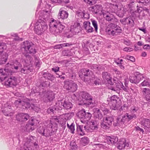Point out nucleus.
Instances as JSON below:
<instances>
[{
	"mask_svg": "<svg viewBox=\"0 0 150 150\" xmlns=\"http://www.w3.org/2000/svg\"><path fill=\"white\" fill-rule=\"evenodd\" d=\"M59 119L57 116H53L47 126L45 127H40L37 129L38 132L41 135L46 137L51 136L52 132H55L57 129V122H59Z\"/></svg>",
	"mask_w": 150,
	"mask_h": 150,
	"instance_id": "nucleus-1",
	"label": "nucleus"
},
{
	"mask_svg": "<svg viewBox=\"0 0 150 150\" xmlns=\"http://www.w3.org/2000/svg\"><path fill=\"white\" fill-rule=\"evenodd\" d=\"M72 100H79L81 102L79 105H91L93 103L91 96L86 92L83 91L80 93H74L71 96Z\"/></svg>",
	"mask_w": 150,
	"mask_h": 150,
	"instance_id": "nucleus-2",
	"label": "nucleus"
},
{
	"mask_svg": "<svg viewBox=\"0 0 150 150\" xmlns=\"http://www.w3.org/2000/svg\"><path fill=\"white\" fill-rule=\"evenodd\" d=\"M5 66L6 68L4 69V71L7 73L12 72L11 70L7 68V67L10 66L13 69H14L16 72L21 71L24 74H27L28 72L31 71L30 68L27 66L24 65V68H22L21 64L16 60L13 63H8Z\"/></svg>",
	"mask_w": 150,
	"mask_h": 150,
	"instance_id": "nucleus-3",
	"label": "nucleus"
},
{
	"mask_svg": "<svg viewBox=\"0 0 150 150\" xmlns=\"http://www.w3.org/2000/svg\"><path fill=\"white\" fill-rule=\"evenodd\" d=\"M64 25V23L51 18L49 24L50 31L55 35L58 34L63 31L65 27Z\"/></svg>",
	"mask_w": 150,
	"mask_h": 150,
	"instance_id": "nucleus-4",
	"label": "nucleus"
},
{
	"mask_svg": "<svg viewBox=\"0 0 150 150\" xmlns=\"http://www.w3.org/2000/svg\"><path fill=\"white\" fill-rule=\"evenodd\" d=\"M110 76H103V78L105 82L108 83L112 85L109 88L113 91H116L120 89V87L122 85V83L117 77H114L112 79Z\"/></svg>",
	"mask_w": 150,
	"mask_h": 150,
	"instance_id": "nucleus-5",
	"label": "nucleus"
},
{
	"mask_svg": "<svg viewBox=\"0 0 150 150\" xmlns=\"http://www.w3.org/2000/svg\"><path fill=\"white\" fill-rule=\"evenodd\" d=\"M136 116L135 115H129L128 113L125 114L121 119L117 117L116 120V122H114L113 125L115 126H119L123 128L125 125L132 119L135 118Z\"/></svg>",
	"mask_w": 150,
	"mask_h": 150,
	"instance_id": "nucleus-6",
	"label": "nucleus"
},
{
	"mask_svg": "<svg viewBox=\"0 0 150 150\" xmlns=\"http://www.w3.org/2000/svg\"><path fill=\"white\" fill-rule=\"evenodd\" d=\"M0 76V82L4 81L5 85L7 87L15 86L18 83L17 79L15 77H9L8 76L3 77Z\"/></svg>",
	"mask_w": 150,
	"mask_h": 150,
	"instance_id": "nucleus-7",
	"label": "nucleus"
},
{
	"mask_svg": "<svg viewBox=\"0 0 150 150\" xmlns=\"http://www.w3.org/2000/svg\"><path fill=\"white\" fill-rule=\"evenodd\" d=\"M48 27L47 24L45 22L39 20L35 24V31L38 35H40L45 32Z\"/></svg>",
	"mask_w": 150,
	"mask_h": 150,
	"instance_id": "nucleus-8",
	"label": "nucleus"
},
{
	"mask_svg": "<svg viewBox=\"0 0 150 150\" xmlns=\"http://www.w3.org/2000/svg\"><path fill=\"white\" fill-rule=\"evenodd\" d=\"M108 26L109 28L108 27L106 29V32L110 35L113 36L122 32L121 28L117 25L111 23Z\"/></svg>",
	"mask_w": 150,
	"mask_h": 150,
	"instance_id": "nucleus-9",
	"label": "nucleus"
},
{
	"mask_svg": "<svg viewBox=\"0 0 150 150\" xmlns=\"http://www.w3.org/2000/svg\"><path fill=\"white\" fill-rule=\"evenodd\" d=\"M7 48L6 44L4 43H0V65L5 64L7 61L8 55L4 51Z\"/></svg>",
	"mask_w": 150,
	"mask_h": 150,
	"instance_id": "nucleus-10",
	"label": "nucleus"
},
{
	"mask_svg": "<svg viewBox=\"0 0 150 150\" xmlns=\"http://www.w3.org/2000/svg\"><path fill=\"white\" fill-rule=\"evenodd\" d=\"M109 104L111 109L116 110L120 106L119 102L120 99L117 96L113 95L110 98Z\"/></svg>",
	"mask_w": 150,
	"mask_h": 150,
	"instance_id": "nucleus-11",
	"label": "nucleus"
},
{
	"mask_svg": "<svg viewBox=\"0 0 150 150\" xmlns=\"http://www.w3.org/2000/svg\"><path fill=\"white\" fill-rule=\"evenodd\" d=\"M113 120V118L111 116L104 117L101 123V128L105 129H109L112 125Z\"/></svg>",
	"mask_w": 150,
	"mask_h": 150,
	"instance_id": "nucleus-12",
	"label": "nucleus"
},
{
	"mask_svg": "<svg viewBox=\"0 0 150 150\" xmlns=\"http://www.w3.org/2000/svg\"><path fill=\"white\" fill-rule=\"evenodd\" d=\"M37 17H38L39 20L45 22L46 23L49 22L50 18V14L49 11L44 10H42L40 11L38 15L36 14Z\"/></svg>",
	"mask_w": 150,
	"mask_h": 150,
	"instance_id": "nucleus-13",
	"label": "nucleus"
},
{
	"mask_svg": "<svg viewBox=\"0 0 150 150\" xmlns=\"http://www.w3.org/2000/svg\"><path fill=\"white\" fill-rule=\"evenodd\" d=\"M42 98L43 101L45 102H51L55 98V94L52 91H48L42 93Z\"/></svg>",
	"mask_w": 150,
	"mask_h": 150,
	"instance_id": "nucleus-14",
	"label": "nucleus"
},
{
	"mask_svg": "<svg viewBox=\"0 0 150 150\" xmlns=\"http://www.w3.org/2000/svg\"><path fill=\"white\" fill-rule=\"evenodd\" d=\"M64 87L71 92H74L77 89V86L72 80L66 81L64 82Z\"/></svg>",
	"mask_w": 150,
	"mask_h": 150,
	"instance_id": "nucleus-15",
	"label": "nucleus"
},
{
	"mask_svg": "<svg viewBox=\"0 0 150 150\" xmlns=\"http://www.w3.org/2000/svg\"><path fill=\"white\" fill-rule=\"evenodd\" d=\"M23 45L25 50L27 53L33 54L36 53V51L32 43L26 41L23 42Z\"/></svg>",
	"mask_w": 150,
	"mask_h": 150,
	"instance_id": "nucleus-16",
	"label": "nucleus"
},
{
	"mask_svg": "<svg viewBox=\"0 0 150 150\" xmlns=\"http://www.w3.org/2000/svg\"><path fill=\"white\" fill-rule=\"evenodd\" d=\"M98 123L95 120H91L89 122V125L85 126L84 128L85 130L88 132H92L98 129Z\"/></svg>",
	"mask_w": 150,
	"mask_h": 150,
	"instance_id": "nucleus-17",
	"label": "nucleus"
},
{
	"mask_svg": "<svg viewBox=\"0 0 150 150\" xmlns=\"http://www.w3.org/2000/svg\"><path fill=\"white\" fill-rule=\"evenodd\" d=\"M35 119H33L32 118L30 120H29L28 123L24 127V130L30 132L34 130L35 129Z\"/></svg>",
	"mask_w": 150,
	"mask_h": 150,
	"instance_id": "nucleus-18",
	"label": "nucleus"
},
{
	"mask_svg": "<svg viewBox=\"0 0 150 150\" xmlns=\"http://www.w3.org/2000/svg\"><path fill=\"white\" fill-rule=\"evenodd\" d=\"M111 7L113 9V10L111 11V12L113 13L116 12L124 14L127 11L126 9L123 7V6L119 9L118 5L117 4L112 5L111 6Z\"/></svg>",
	"mask_w": 150,
	"mask_h": 150,
	"instance_id": "nucleus-19",
	"label": "nucleus"
},
{
	"mask_svg": "<svg viewBox=\"0 0 150 150\" xmlns=\"http://www.w3.org/2000/svg\"><path fill=\"white\" fill-rule=\"evenodd\" d=\"M29 117V115L26 113H20L16 116L17 120L21 122L25 121L28 120Z\"/></svg>",
	"mask_w": 150,
	"mask_h": 150,
	"instance_id": "nucleus-20",
	"label": "nucleus"
},
{
	"mask_svg": "<svg viewBox=\"0 0 150 150\" xmlns=\"http://www.w3.org/2000/svg\"><path fill=\"white\" fill-rule=\"evenodd\" d=\"M117 146V148L121 150L124 149L126 146H128L129 144L126 142V139L124 138L121 139H120Z\"/></svg>",
	"mask_w": 150,
	"mask_h": 150,
	"instance_id": "nucleus-21",
	"label": "nucleus"
},
{
	"mask_svg": "<svg viewBox=\"0 0 150 150\" xmlns=\"http://www.w3.org/2000/svg\"><path fill=\"white\" fill-rule=\"evenodd\" d=\"M142 124L144 126V129L150 132V118L143 119L142 121Z\"/></svg>",
	"mask_w": 150,
	"mask_h": 150,
	"instance_id": "nucleus-22",
	"label": "nucleus"
},
{
	"mask_svg": "<svg viewBox=\"0 0 150 150\" xmlns=\"http://www.w3.org/2000/svg\"><path fill=\"white\" fill-rule=\"evenodd\" d=\"M68 12L62 10V8H60L58 14V18L59 19L61 18L62 19H65L67 18L68 16Z\"/></svg>",
	"mask_w": 150,
	"mask_h": 150,
	"instance_id": "nucleus-23",
	"label": "nucleus"
},
{
	"mask_svg": "<svg viewBox=\"0 0 150 150\" xmlns=\"http://www.w3.org/2000/svg\"><path fill=\"white\" fill-rule=\"evenodd\" d=\"M81 27L80 23L78 22H74L71 26V31L75 33L79 32Z\"/></svg>",
	"mask_w": 150,
	"mask_h": 150,
	"instance_id": "nucleus-24",
	"label": "nucleus"
},
{
	"mask_svg": "<svg viewBox=\"0 0 150 150\" xmlns=\"http://www.w3.org/2000/svg\"><path fill=\"white\" fill-rule=\"evenodd\" d=\"M84 27L87 33L92 32L93 31V27L90 26V23L88 21H85L83 23Z\"/></svg>",
	"mask_w": 150,
	"mask_h": 150,
	"instance_id": "nucleus-25",
	"label": "nucleus"
},
{
	"mask_svg": "<svg viewBox=\"0 0 150 150\" xmlns=\"http://www.w3.org/2000/svg\"><path fill=\"white\" fill-rule=\"evenodd\" d=\"M142 91L147 100L150 102V89L147 88H142Z\"/></svg>",
	"mask_w": 150,
	"mask_h": 150,
	"instance_id": "nucleus-26",
	"label": "nucleus"
},
{
	"mask_svg": "<svg viewBox=\"0 0 150 150\" xmlns=\"http://www.w3.org/2000/svg\"><path fill=\"white\" fill-rule=\"evenodd\" d=\"M76 15L80 18H89V14L87 13H85L84 11H82L81 10H79L76 12Z\"/></svg>",
	"mask_w": 150,
	"mask_h": 150,
	"instance_id": "nucleus-27",
	"label": "nucleus"
},
{
	"mask_svg": "<svg viewBox=\"0 0 150 150\" xmlns=\"http://www.w3.org/2000/svg\"><path fill=\"white\" fill-rule=\"evenodd\" d=\"M138 76H131L129 77L130 82L133 83H138L141 79V78Z\"/></svg>",
	"mask_w": 150,
	"mask_h": 150,
	"instance_id": "nucleus-28",
	"label": "nucleus"
},
{
	"mask_svg": "<svg viewBox=\"0 0 150 150\" xmlns=\"http://www.w3.org/2000/svg\"><path fill=\"white\" fill-rule=\"evenodd\" d=\"M104 16L106 19L108 21H117V19L115 18L114 15L112 14L108 13L105 15L104 14Z\"/></svg>",
	"mask_w": 150,
	"mask_h": 150,
	"instance_id": "nucleus-29",
	"label": "nucleus"
},
{
	"mask_svg": "<svg viewBox=\"0 0 150 150\" xmlns=\"http://www.w3.org/2000/svg\"><path fill=\"white\" fill-rule=\"evenodd\" d=\"M64 100H58L56 103V105L55 107L57 110H62L63 107V103Z\"/></svg>",
	"mask_w": 150,
	"mask_h": 150,
	"instance_id": "nucleus-30",
	"label": "nucleus"
},
{
	"mask_svg": "<svg viewBox=\"0 0 150 150\" xmlns=\"http://www.w3.org/2000/svg\"><path fill=\"white\" fill-rule=\"evenodd\" d=\"M94 115L96 118H98V119H100L103 117V115L100 110L97 108L94 110Z\"/></svg>",
	"mask_w": 150,
	"mask_h": 150,
	"instance_id": "nucleus-31",
	"label": "nucleus"
},
{
	"mask_svg": "<svg viewBox=\"0 0 150 150\" xmlns=\"http://www.w3.org/2000/svg\"><path fill=\"white\" fill-rule=\"evenodd\" d=\"M74 115V113L71 112L65 113L61 115V118H63L66 120H70Z\"/></svg>",
	"mask_w": 150,
	"mask_h": 150,
	"instance_id": "nucleus-32",
	"label": "nucleus"
},
{
	"mask_svg": "<svg viewBox=\"0 0 150 150\" xmlns=\"http://www.w3.org/2000/svg\"><path fill=\"white\" fill-rule=\"evenodd\" d=\"M25 107L26 108L28 107L29 108H31V109L33 110L35 112H37L39 111V110L40 109L38 107L37 105H35L34 104H32L30 105V104L28 102L27 104V106H25Z\"/></svg>",
	"mask_w": 150,
	"mask_h": 150,
	"instance_id": "nucleus-33",
	"label": "nucleus"
},
{
	"mask_svg": "<svg viewBox=\"0 0 150 150\" xmlns=\"http://www.w3.org/2000/svg\"><path fill=\"white\" fill-rule=\"evenodd\" d=\"M85 114V111L84 110H83L79 111L77 114V115L80 119L81 121V120H84Z\"/></svg>",
	"mask_w": 150,
	"mask_h": 150,
	"instance_id": "nucleus-34",
	"label": "nucleus"
},
{
	"mask_svg": "<svg viewBox=\"0 0 150 150\" xmlns=\"http://www.w3.org/2000/svg\"><path fill=\"white\" fill-rule=\"evenodd\" d=\"M83 125H78L77 127V130L78 134L81 136L84 135L85 133L83 129Z\"/></svg>",
	"mask_w": 150,
	"mask_h": 150,
	"instance_id": "nucleus-35",
	"label": "nucleus"
},
{
	"mask_svg": "<svg viewBox=\"0 0 150 150\" xmlns=\"http://www.w3.org/2000/svg\"><path fill=\"white\" fill-rule=\"evenodd\" d=\"M63 108L68 110L72 108V104L71 103L67 101L64 100Z\"/></svg>",
	"mask_w": 150,
	"mask_h": 150,
	"instance_id": "nucleus-36",
	"label": "nucleus"
},
{
	"mask_svg": "<svg viewBox=\"0 0 150 150\" xmlns=\"http://www.w3.org/2000/svg\"><path fill=\"white\" fill-rule=\"evenodd\" d=\"M108 141H109L112 144H116L118 141V138L116 136L109 137L108 139Z\"/></svg>",
	"mask_w": 150,
	"mask_h": 150,
	"instance_id": "nucleus-37",
	"label": "nucleus"
},
{
	"mask_svg": "<svg viewBox=\"0 0 150 150\" xmlns=\"http://www.w3.org/2000/svg\"><path fill=\"white\" fill-rule=\"evenodd\" d=\"M80 72L82 73V75H91L92 74V72L88 69H82L80 70Z\"/></svg>",
	"mask_w": 150,
	"mask_h": 150,
	"instance_id": "nucleus-38",
	"label": "nucleus"
},
{
	"mask_svg": "<svg viewBox=\"0 0 150 150\" xmlns=\"http://www.w3.org/2000/svg\"><path fill=\"white\" fill-rule=\"evenodd\" d=\"M14 103L16 106L19 105H22V106H24L25 107L26 106V105H27L28 102H25L24 101H21V100L18 99L17 100H16Z\"/></svg>",
	"mask_w": 150,
	"mask_h": 150,
	"instance_id": "nucleus-39",
	"label": "nucleus"
},
{
	"mask_svg": "<svg viewBox=\"0 0 150 150\" xmlns=\"http://www.w3.org/2000/svg\"><path fill=\"white\" fill-rule=\"evenodd\" d=\"M91 117V114L89 112H86L85 115V117L84 120H81V122L84 123L86 122L89 120Z\"/></svg>",
	"mask_w": 150,
	"mask_h": 150,
	"instance_id": "nucleus-40",
	"label": "nucleus"
},
{
	"mask_svg": "<svg viewBox=\"0 0 150 150\" xmlns=\"http://www.w3.org/2000/svg\"><path fill=\"white\" fill-rule=\"evenodd\" d=\"M67 127L68 128L70 129L71 132L72 133H74V132L75 129V124L73 123H72L70 125L68 123L67 124Z\"/></svg>",
	"mask_w": 150,
	"mask_h": 150,
	"instance_id": "nucleus-41",
	"label": "nucleus"
},
{
	"mask_svg": "<svg viewBox=\"0 0 150 150\" xmlns=\"http://www.w3.org/2000/svg\"><path fill=\"white\" fill-rule=\"evenodd\" d=\"M89 140L88 137H84L81 138V144L83 146H85L89 142Z\"/></svg>",
	"mask_w": 150,
	"mask_h": 150,
	"instance_id": "nucleus-42",
	"label": "nucleus"
},
{
	"mask_svg": "<svg viewBox=\"0 0 150 150\" xmlns=\"http://www.w3.org/2000/svg\"><path fill=\"white\" fill-rule=\"evenodd\" d=\"M69 43H64L55 45L54 46V49H59L63 47L69 46Z\"/></svg>",
	"mask_w": 150,
	"mask_h": 150,
	"instance_id": "nucleus-43",
	"label": "nucleus"
},
{
	"mask_svg": "<svg viewBox=\"0 0 150 150\" xmlns=\"http://www.w3.org/2000/svg\"><path fill=\"white\" fill-rule=\"evenodd\" d=\"M91 21L92 25L94 28L95 31L96 32H97L98 29V26L97 22L96 21L93 20H91Z\"/></svg>",
	"mask_w": 150,
	"mask_h": 150,
	"instance_id": "nucleus-44",
	"label": "nucleus"
},
{
	"mask_svg": "<svg viewBox=\"0 0 150 150\" xmlns=\"http://www.w3.org/2000/svg\"><path fill=\"white\" fill-rule=\"evenodd\" d=\"M83 1L90 5H91L96 3V0H83Z\"/></svg>",
	"mask_w": 150,
	"mask_h": 150,
	"instance_id": "nucleus-45",
	"label": "nucleus"
},
{
	"mask_svg": "<svg viewBox=\"0 0 150 150\" xmlns=\"http://www.w3.org/2000/svg\"><path fill=\"white\" fill-rule=\"evenodd\" d=\"M49 85L50 83L49 82L47 81H45L40 84L39 87H42L45 88Z\"/></svg>",
	"mask_w": 150,
	"mask_h": 150,
	"instance_id": "nucleus-46",
	"label": "nucleus"
},
{
	"mask_svg": "<svg viewBox=\"0 0 150 150\" xmlns=\"http://www.w3.org/2000/svg\"><path fill=\"white\" fill-rule=\"evenodd\" d=\"M57 109L55 107L54 108L53 107H51L48 108L47 109V111L48 113H54L55 111V110Z\"/></svg>",
	"mask_w": 150,
	"mask_h": 150,
	"instance_id": "nucleus-47",
	"label": "nucleus"
},
{
	"mask_svg": "<svg viewBox=\"0 0 150 150\" xmlns=\"http://www.w3.org/2000/svg\"><path fill=\"white\" fill-rule=\"evenodd\" d=\"M2 112L4 115L7 116H11L13 115V113L12 112H8L5 110H3Z\"/></svg>",
	"mask_w": 150,
	"mask_h": 150,
	"instance_id": "nucleus-48",
	"label": "nucleus"
},
{
	"mask_svg": "<svg viewBox=\"0 0 150 150\" xmlns=\"http://www.w3.org/2000/svg\"><path fill=\"white\" fill-rule=\"evenodd\" d=\"M35 66L38 67H39L41 65L40 61L37 58L35 59Z\"/></svg>",
	"mask_w": 150,
	"mask_h": 150,
	"instance_id": "nucleus-49",
	"label": "nucleus"
},
{
	"mask_svg": "<svg viewBox=\"0 0 150 150\" xmlns=\"http://www.w3.org/2000/svg\"><path fill=\"white\" fill-rule=\"evenodd\" d=\"M135 129L136 131L139 132V133L142 132V133H143L144 132V130L143 129L141 128L138 126L135 127Z\"/></svg>",
	"mask_w": 150,
	"mask_h": 150,
	"instance_id": "nucleus-50",
	"label": "nucleus"
},
{
	"mask_svg": "<svg viewBox=\"0 0 150 150\" xmlns=\"http://www.w3.org/2000/svg\"><path fill=\"white\" fill-rule=\"evenodd\" d=\"M149 85V82L145 80H144L141 84L140 86H146Z\"/></svg>",
	"mask_w": 150,
	"mask_h": 150,
	"instance_id": "nucleus-51",
	"label": "nucleus"
},
{
	"mask_svg": "<svg viewBox=\"0 0 150 150\" xmlns=\"http://www.w3.org/2000/svg\"><path fill=\"white\" fill-rule=\"evenodd\" d=\"M43 78H47L48 80H50L51 81L53 80L54 79L53 76H43Z\"/></svg>",
	"mask_w": 150,
	"mask_h": 150,
	"instance_id": "nucleus-52",
	"label": "nucleus"
},
{
	"mask_svg": "<svg viewBox=\"0 0 150 150\" xmlns=\"http://www.w3.org/2000/svg\"><path fill=\"white\" fill-rule=\"evenodd\" d=\"M138 110V108L137 107L134 106L132 107L131 110L132 113H134L136 112Z\"/></svg>",
	"mask_w": 150,
	"mask_h": 150,
	"instance_id": "nucleus-53",
	"label": "nucleus"
},
{
	"mask_svg": "<svg viewBox=\"0 0 150 150\" xmlns=\"http://www.w3.org/2000/svg\"><path fill=\"white\" fill-rule=\"evenodd\" d=\"M137 1L139 3H148L149 2L150 0H137Z\"/></svg>",
	"mask_w": 150,
	"mask_h": 150,
	"instance_id": "nucleus-54",
	"label": "nucleus"
},
{
	"mask_svg": "<svg viewBox=\"0 0 150 150\" xmlns=\"http://www.w3.org/2000/svg\"><path fill=\"white\" fill-rule=\"evenodd\" d=\"M69 50H64L62 52V54L64 56H68L69 55Z\"/></svg>",
	"mask_w": 150,
	"mask_h": 150,
	"instance_id": "nucleus-55",
	"label": "nucleus"
},
{
	"mask_svg": "<svg viewBox=\"0 0 150 150\" xmlns=\"http://www.w3.org/2000/svg\"><path fill=\"white\" fill-rule=\"evenodd\" d=\"M101 83V80L99 79H96L94 81V83L96 85H99Z\"/></svg>",
	"mask_w": 150,
	"mask_h": 150,
	"instance_id": "nucleus-56",
	"label": "nucleus"
},
{
	"mask_svg": "<svg viewBox=\"0 0 150 150\" xmlns=\"http://www.w3.org/2000/svg\"><path fill=\"white\" fill-rule=\"evenodd\" d=\"M123 50L125 51L130 52L133 50V49L129 47H126L123 49Z\"/></svg>",
	"mask_w": 150,
	"mask_h": 150,
	"instance_id": "nucleus-57",
	"label": "nucleus"
},
{
	"mask_svg": "<svg viewBox=\"0 0 150 150\" xmlns=\"http://www.w3.org/2000/svg\"><path fill=\"white\" fill-rule=\"evenodd\" d=\"M83 76H79V77L81 78L82 80H83L84 81H87L88 80L86 79H87V77L88 76H85L83 77H82Z\"/></svg>",
	"mask_w": 150,
	"mask_h": 150,
	"instance_id": "nucleus-58",
	"label": "nucleus"
},
{
	"mask_svg": "<svg viewBox=\"0 0 150 150\" xmlns=\"http://www.w3.org/2000/svg\"><path fill=\"white\" fill-rule=\"evenodd\" d=\"M59 69V68L58 67H55L52 68V70L56 72H57Z\"/></svg>",
	"mask_w": 150,
	"mask_h": 150,
	"instance_id": "nucleus-59",
	"label": "nucleus"
},
{
	"mask_svg": "<svg viewBox=\"0 0 150 150\" xmlns=\"http://www.w3.org/2000/svg\"><path fill=\"white\" fill-rule=\"evenodd\" d=\"M13 37L14 38L13 39L16 40H19V38L16 34H14L13 35Z\"/></svg>",
	"mask_w": 150,
	"mask_h": 150,
	"instance_id": "nucleus-60",
	"label": "nucleus"
},
{
	"mask_svg": "<svg viewBox=\"0 0 150 150\" xmlns=\"http://www.w3.org/2000/svg\"><path fill=\"white\" fill-rule=\"evenodd\" d=\"M123 61L122 59H118L117 60L115 61V62L119 65L120 64H121L122 62Z\"/></svg>",
	"mask_w": 150,
	"mask_h": 150,
	"instance_id": "nucleus-61",
	"label": "nucleus"
},
{
	"mask_svg": "<svg viewBox=\"0 0 150 150\" xmlns=\"http://www.w3.org/2000/svg\"><path fill=\"white\" fill-rule=\"evenodd\" d=\"M69 2V0H60V3H68Z\"/></svg>",
	"mask_w": 150,
	"mask_h": 150,
	"instance_id": "nucleus-62",
	"label": "nucleus"
},
{
	"mask_svg": "<svg viewBox=\"0 0 150 150\" xmlns=\"http://www.w3.org/2000/svg\"><path fill=\"white\" fill-rule=\"evenodd\" d=\"M144 48L146 50L150 49V46L149 45H145L144 46Z\"/></svg>",
	"mask_w": 150,
	"mask_h": 150,
	"instance_id": "nucleus-63",
	"label": "nucleus"
},
{
	"mask_svg": "<svg viewBox=\"0 0 150 150\" xmlns=\"http://www.w3.org/2000/svg\"><path fill=\"white\" fill-rule=\"evenodd\" d=\"M103 112H104V114H107L109 112L107 108H105L104 110H101Z\"/></svg>",
	"mask_w": 150,
	"mask_h": 150,
	"instance_id": "nucleus-64",
	"label": "nucleus"
}]
</instances>
